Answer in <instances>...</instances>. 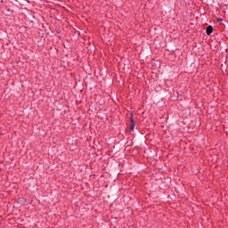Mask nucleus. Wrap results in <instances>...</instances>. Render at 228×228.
Returning <instances> with one entry per match:
<instances>
[{
    "mask_svg": "<svg viewBox=\"0 0 228 228\" xmlns=\"http://www.w3.org/2000/svg\"><path fill=\"white\" fill-rule=\"evenodd\" d=\"M17 202H18V204H20V206H24V204H26V199H24V198H19V199L17 200Z\"/></svg>",
    "mask_w": 228,
    "mask_h": 228,
    "instance_id": "obj_1",
    "label": "nucleus"
},
{
    "mask_svg": "<svg viewBox=\"0 0 228 228\" xmlns=\"http://www.w3.org/2000/svg\"><path fill=\"white\" fill-rule=\"evenodd\" d=\"M206 33H207V35H211V33H213V26H211V25L208 26V28L206 29Z\"/></svg>",
    "mask_w": 228,
    "mask_h": 228,
    "instance_id": "obj_2",
    "label": "nucleus"
},
{
    "mask_svg": "<svg viewBox=\"0 0 228 228\" xmlns=\"http://www.w3.org/2000/svg\"><path fill=\"white\" fill-rule=\"evenodd\" d=\"M131 125H130V131H134V119L133 118H130Z\"/></svg>",
    "mask_w": 228,
    "mask_h": 228,
    "instance_id": "obj_3",
    "label": "nucleus"
},
{
    "mask_svg": "<svg viewBox=\"0 0 228 228\" xmlns=\"http://www.w3.org/2000/svg\"><path fill=\"white\" fill-rule=\"evenodd\" d=\"M223 20H222V19H217V22H220V23H221V22H223Z\"/></svg>",
    "mask_w": 228,
    "mask_h": 228,
    "instance_id": "obj_4",
    "label": "nucleus"
}]
</instances>
